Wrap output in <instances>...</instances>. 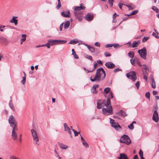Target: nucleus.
<instances>
[{
    "mask_svg": "<svg viewBox=\"0 0 159 159\" xmlns=\"http://www.w3.org/2000/svg\"><path fill=\"white\" fill-rule=\"evenodd\" d=\"M63 24H64V23H62L60 25L59 30L60 31H61L62 30V28L63 27Z\"/></svg>",
    "mask_w": 159,
    "mask_h": 159,
    "instance_id": "59",
    "label": "nucleus"
},
{
    "mask_svg": "<svg viewBox=\"0 0 159 159\" xmlns=\"http://www.w3.org/2000/svg\"><path fill=\"white\" fill-rule=\"evenodd\" d=\"M104 54L105 57H110L111 56V54L108 52H106L104 53Z\"/></svg>",
    "mask_w": 159,
    "mask_h": 159,
    "instance_id": "51",
    "label": "nucleus"
},
{
    "mask_svg": "<svg viewBox=\"0 0 159 159\" xmlns=\"http://www.w3.org/2000/svg\"><path fill=\"white\" fill-rule=\"evenodd\" d=\"M110 91V88L109 87L106 88L104 89V92L106 94H108Z\"/></svg>",
    "mask_w": 159,
    "mask_h": 159,
    "instance_id": "32",
    "label": "nucleus"
},
{
    "mask_svg": "<svg viewBox=\"0 0 159 159\" xmlns=\"http://www.w3.org/2000/svg\"><path fill=\"white\" fill-rule=\"evenodd\" d=\"M138 52L141 57L144 60L146 59L147 52V50L145 47H143V48L139 50Z\"/></svg>",
    "mask_w": 159,
    "mask_h": 159,
    "instance_id": "8",
    "label": "nucleus"
},
{
    "mask_svg": "<svg viewBox=\"0 0 159 159\" xmlns=\"http://www.w3.org/2000/svg\"><path fill=\"white\" fill-rule=\"evenodd\" d=\"M17 130V127L12 128L11 133V137L13 140H16L17 139V135L16 132Z\"/></svg>",
    "mask_w": 159,
    "mask_h": 159,
    "instance_id": "12",
    "label": "nucleus"
},
{
    "mask_svg": "<svg viewBox=\"0 0 159 159\" xmlns=\"http://www.w3.org/2000/svg\"><path fill=\"white\" fill-rule=\"evenodd\" d=\"M102 112L104 115H112L113 114L112 107L111 106L106 105V107L102 108Z\"/></svg>",
    "mask_w": 159,
    "mask_h": 159,
    "instance_id": "2",
    "label": "nucleus"
},
{
    "mask_svg": "<svg viewBox=\"0 0 159 159\" xmlns=\"http://www.w3.org/2000/svg\"><path fill=\"white\" fill-rule=\"evenodd\" d=\"M105 103H106H106L107 104H106L107 105L111 106V103L110 98H107V101L105 100Z\"/></svg>",
    "mask_w": 159,
    "mask_h": 159,
    "instance_id": "34",
    "label": "nucleus"
},
{
    "mask_svg": "<svg viewBox=\"0 0 159 159\" xmlns=\"http://www.w3.org/2000/svg\"><path fill=\"white\" fill-rule=\"evenodd\" d=\"M93 19V14L91 13H88L85 17V19L88 21H91Z\"/></svg>",
    "mask_w": 159,
    "mask_h": 159,
    "instance_id": "19",
    "label": "nucleus"
},
{
    "mask_svg": "<svg viewBox=\"0 0 159 159\" xmlns=\"http://www.w3.org/2000/svg\"><path fill=\"white\" fill-rule=\"evenodd\" d=\"M137 60L135 59H131L130 60L131 63L134 66L135 65L134 64V62H136Z\"/></svg>",
    "mask_w": 159,
    "mask_h": 159,
    "instance_id": "50",
    "label": "nucleus"
},
{
    "mask_svg": "<svg viewBox=\"0 0 159 159\" xmlns=\"http://www.w3.org/2000/svg\"><path fill=\"white\" fill-rule=\"evenodd\" d=\"M48 42L52 46L58 44H64L67 42V41L50 39L48 41Z\"/></svg>",
    "mask_w": 159,
    "mask_h": 159,
    "instance_id": "5",
    "label": "nucleus"
},
{
    "mask_svg": "<svg viewBox=\"0 0 159 159\" xmlns=\"http://www.w3.org/2000/svg\"><path fill=\"white\" fill-rule=\"evenodd\" d=\"M85 8V7L84 6L83 3L80 4V6H76L75 7L74 10L75 11H77L81 10H84Z\"/></svg>",
    "mask_w": 159,
    "mask_h": 159,
    "instance_id": "17",
    "label": "nucleus"
},
{
    "mask_svg": "<svg viewBox=\"0 0 159 159\" xmlns=\"http://www.w3.org/2000/svg\"><path fill=\"white\" fill-rule=\"evenodd\" d=\"M139 43L140 41H138L137 42H136L135 41H134L132 44V47L134 48L137 47L138 45L139 44Z\"/></svg>",
    "mask_w": 159,
    "mask_h": 159,
    "instance_id": "28",
    "label": "nucleus"
},
{
    "mask_svg": "<svg viewBox=\"0 0 159 159\" xmlns=\"http://www.w3.org/2000/svg\"><path fill=\"white\" fill-rule=\"evenodd\" d=\"M5 27L4 25H0V31L1 32L3 31V28H4Z\"/></svg>",
    "mask_w": 159,
    "mask_h": 159,
    "instance_id": "54",
    "label": "nucleus"
},
{
    "mask_svg": "<svg viewBox=\"0 0 159 159\" xmlns=\"http://www.w3.org/2000/svg\"><path fill=\"white\" fill-rule=\"evenodd\" d=\"M107 98L110 99H111L113 98V95L112 92H110Z\"/></svg>",
    "mask_w": 159,
    "mask_h": 159,
    "instance_id": "41",
    "label": "nucleus"
},
{
    "mask_svg": "<svg viewBox=\"0 0 159 159\" xmlns=\"http://www.w3.org/2000/svg\"><path fill=\"white\" fill-rule=\"evenodd\" d=\"M152 120L156 122H157L159 121L158 114L157 110H155L154 111L152 116Z\"/></svg>",
    "mask_w": 159,
    "mask_h": 159,
    "instance_id": "13",
    "label": "nucleus"
},
{
    "mask_svg": "<svg viewBox=\"0 0 159 159\" xmlns=\"http://www.w3.org/2000/svg\"><path fill=\"white\" fill-rule=\"evenodd\" d=\"M151 79L152 80L151 86L152 88L155 89L156 87V85L154 78L153 76L151 77Z\"/></svg>",
    "mask_w": 159,
    "mask_h": 159,
    "instance_id": "26",
    "label": "nucleus"
},
{
    "mask_svg": "<svg viewBox=\"0 0 159 159\" xmlns=\"http://www.w3.org/2000/svg\"><path fill=\"white\" fill-rule=\"evenodd\" d=\"M74 55V57L75 59H78L79 58V57L76 54L75 52H74V54L73 55Z\"/></svg>",
    "mask_w": 159,
    "mask_h": 159,
    "instance_id": "61",
    "label": "nucleus"
},
{
    "mask_svg": "<svg viewBox=\"0 0 159 159\" xmlns=\"http://www.w3.org/2000/svg\"><path fill=\"white\" fill-rule=\"evenodd\" d=\"M58 144L60 148L62 149H66L68 148V147L66 145L63 143L58 142Z\"/></svg>",
    "mask_w": 159,
    "mask_h": 159,
    "instance_id": "24",
    "label": "nucleus"
},
{
    "mask_svg": "<svg viewBox=\"0 0 159 159\" xmlns=\"http://www.w3.org/2000/svg\"><path fill=\"white\" fill-rule=\"evenodd\" d=\"M145 96L147 98L149 99L150 98V94L149 92H147L145 94Z\"/></svg>",
    "mask_w": 159,
    "mask_h": 159,
    "instance_id": "44",
    "label": "nucleus"
},
{
    "mask_svg": "<svg viewBox=\"0 0 159 159\" xmlns=\"http://www.w3.org/2000/svg\"><path fill=\"white\" fill-rule=\"evenodd\" d=\"M0 42L4 44V45H7L9 42L7 39L4 37H0Z\"/></svg>",
    "mask_w": 159,
    "mask_h": 159,
    "instance_id": "16",
    "label": "nucleus"
},
{
    "mask_svg": "<svg viewBox=\"0 0 159 159\" xmlns=\"http://www.w3.org/2000/svg\"><path fill=\"white\" fill-rule=\"evenodd\" d=\"M44 45H45V46H46L48 48H50V46L51 45L50 44L48 43V42L46 44H45Z\"/></svg>",
    "mask_w": 159,
    "mask_h": 159,
    "instance_id": "62",
    "label": "nucleus"
},
{
    "mask_svg": "<svg viewBox=\"0 0 159 159\" xmlns=\"http://www.w3.org/2000/svg\"><path fill=\"white\" fill-rule=\"evenodd\" d=\"M139 154L140 157H142L143 156V152L141 149H140L139 151Z\"/></svg>",
    "mask_w": 159,
    "mask_h": 159,
    "instance_id": "55",
    "label": "nucleus"
},
{
    "mask_svg": "<svg viewBox=\"0 0 159 159\" xmlns=\"http://www.w3.org/2000/svg\"><path fill=\"white\" fill-rule=\"evenodd\" d=\"M95 45L98 47H100V43L98 42H96L95 43Z\"/></svg>",
    "mask_w": 159,
    "mask_h": 159,
    "instance_id": "58",
    "label": "nucleus"
},
{
    "mask_svg": "<svg viewBox=\"0 0 159 159\" xmlns=\"http://www.w3.org/2000/svg\"><path fill=\"white\" fill-rule=\"evenodd\" d=\"M31 135L33 138L34 143L39 146L40 144L39 138L36 131L34 129H32L30 130Z\"/></svg>",
    "mask_w": 159,
    "mask_h": 159,
    "instance_id": "3",
    "label": "nucleus"
},
{
    "mask_svg": "<svg viewBox=\"0 0 159 159\" xmlns=\"http://www.w3.org/2000/svg\"><path fill=\"white\" fill-rule=\"evenodd\" d=\"M121 71V69L119 68H116V69H114L113 70V71H114V73H116L117 72H119L120 71Z\"/></svg>",
    "mask_w": 159,
    "mask_h": 159,
    "instance_id": "52",
    "label": "nucleus"
},
{
    "mask_svg": "<svg viewBox=\"0 0 159 159\" xmlns=\"http://www.w3.org/2000/svg\"><path fill=\"white\" fill-rule=\"evenodd\" d=\"M98 65L97 63L96 62H94V67L93 68V70H90V72H93V71L97 67Z\"/></svg>",
    "mask_w": 159,
    "mask_h": 159,
    "instance_id": "36",
    "label": "nucleus"
},
{
    "mask_svg": "<svg viewBox=\"0 0 159 159\" xmlns=\"http://www.w3.org/2000/svg\"><path fill=\"white\" fill-rule=\"evenodd\" d=\"M138 12V11L136 10L134 11H133L131 13H130L129 14H127V16H129L132 15H134L136 14H137Z\"/></svg>",
    "mask_w": 159,
    "mask_h": 159,
    "instance_id": "31",
    "label": "nucleus"
},
{
    "mask_svg": "<svg viewBox=\"0 0 159 159\" xmlns=\"http://www.w3.org/2000/svg\"><path fill=\"white\" fill-rule=\"evenodd\" d=\"M120 141L121 143H124L128 145H129L131 142L129 136L125 134H124L121 137Z\"/></svg>",
    "mask_w": 159,
    "mask_h": 159,
    "instance_id": "4",
    "label": "nucleus"
},
{
    "mask_svg": "<svg viewBox=\"0 0 159 159\" xmlns=\"http://www.w3.org/2000/svg\"><path fill=\"white\" fill-rule=\"evenodd\" d=\"M152 35L153 36L155 37L157 39H158L159 38V36H158V34L154 32H153L152 34Z\"/></svg>",
    "mask_w": 159,
    "mask_h": 159,
    "instance_id": "46",
    "label": "nucleus"
},
{
    "mask_svg": "<svg viewBox=\"0 0 159 159\" xmlns=\"http://www.w3.org/2000/svg\"><path fill=\"white\" fill-rule=\"evenodd\" d=\"M135 85L136 86L137 89H139V81H137L135 84Z\"/></svg>",
    "mask_w": 159,
    "mask_h": 159,
    "instance_id": "60",
    "label": "nucleus"
},
{
    "mask_svg": "<svg viewBox=\"0 0 159 159\" xmlns=\"http://www.w3.org/2000/svg\"><path fill=\"white\" fill-rule=\"evenodd\" d=\"M72 130L74 132L75 136H78L79 134L80 133V132H78L76 131L75 130V129H72Z\"/></svg>",
    "mask_w": 159,
    "mask_h": 159,
    "instance_id": "43",
    "label": "nucleus"
},
{
    "mask_svg": "<svg viewBox=\"0 0 159 159\" xmlns=\"http://www.w3.org/2000/svg\"><path fill=\"white\" fill-rule=\"evenodd\" d=\"M142 69L143 75H147L149 72V70L148 67L146 65H143V67Z\"/></svg>",
    "mask_w": 159,
    "mask_h": 159,
    "instance_id": "15",
    "label": "nucleus"
},
{
    "mask_svg": "<svg viewBox=\"0 0 159 159\" xmlns=\"http://www.w3.org/2000/svg\"><path fill=\"white\" fill-rule=\"evenodd\" d=\"M137 64H138V65L139 66L141 67L142 68L143 67V65H142L141 64L140 62L139 61H138V60H137Z\"/></svg>",
    "mask_w": 159,
    "mask_h": 159,
    "instance_id": "56",
    "label": "nucleus"
},
{
    "mask_svg": "<svg viewBox=\"0 0 159 159\" xmlns=\"http://www.w3.org/2000/svg\"><path fill=\"white\" fill-rule=\"evenodd\" d=\"M106 76V73L102 67L97 69L95 75H93L90 77L92 82H99L104 79Z\"/></svg>",
    "mask_w": 159,
    "mask_h": 159,
    "instance_id": "1",
    "label": "nucleus"
},
{
    "mask_svg": "<svg viewBox=\"0 0 159 159\" xmlns=\"http://www.w3.org/2000/svg\"><path fill=\"white\" fill-rule=\"evenodd\" d=\"M10 159H20L19 158L14 156H11L10 157Z\"/></svg>",
    "mask_w": 159,
    "mask_h": 159,
    "instance_id": "53",
    "label": "nucleus"
},
{
    "mask_svg": "<svg viewBox=\"0 0 159 159\" xmlns=\"http://www.w3.org/2000/svg\"><path fill=\"white\" fill-rule=\"evenodd\" d=\"M149 38L148 37H144L142 39V42L143 43L145 42L146 41H147L148 39Z\"/></svg>",
    "mask_w": 159,
    "mask_h": 159,
    "instance_id": "48",
    "label": "nucleus"
},
{
    "mask_svg": "<svg viewBox=\"0 0 159 159\" xmlns=\"http://www.w3.org/2000/svg\"><path fill=\"white\" fill-rule=\"evenodd\" d=\"M77 43V41H75L74 40H73L70 41L69 43L70 44H75Z\"/></svg>",
    "mask_w": 159,
    "mask_h": 159,
    "instance_id": "42",
    "label": "nucleus"
},
{
    "mask_svg": "<svg viewBox=\"0 0 159 159\" xmlns=\"http://www.w3.org/2000/svg\"><path fill=\"white\" fill-rule=\"evenodd\" d=\"M128 127L130 129L132 130H133L134 128L133 123H131L129 125H128Z\"/></svg>",
    "mask_w": 159,
    "mask_h": 159,
    "instance_id": "47",
    "label": "nucleus"
},
{
    "mask_svg": "<svg viewBox=\"0 0 159 159\" xmlns=\"http://www.w3.org/2000/svg\"><path fill=\"white\" fill-rule=\"evenodd\" d=\"M58 1V5L56 6V8L57 9H59V8L61 7V2L60 0H57Z\"/></svg>",
    "mask_w": 159,
    "mask_h": 159,
    "instance_id": "40",
    "label": "nucleus"
},
{
    "mask_svg": "<svg viewBox=\"0 0 159 159\" xmlns=\"http://www.w3.org/2000/svg\"><path fill=\"white\" fill-rule=\"evenodd\" d=\"M96 63H98V64H100V65H102V61L100 60H97Z\"/></svg>",
    "mask_w": 159,
    "mask_h": 159,
    "instance_id": "63",
    "label": "nucleus"
},
{
    "mask_svg": "<svg viewBox=\"0 0 159 159\" xmlns=\"http://www.w3.org/2000/svg\"><path fill=\"white\" fill-rule=\"evenodd\" d=\"M126 76L133 81H135L137 79L136 74L134 71H130L126 74Z\"/></svg>",
    "mask_w": 159,
    "mask_h": 159,
    "instance_id": "10",
    "label": "nucleus"
},
{
    "mask_svg": "<svg viewBox=\"0 0 159 159\" xmlns=\"http://www.w3.org/2000/svg\"><path fill=\"white\" fill-rule=\"evenodd\" d=\"M105 100H100L97 101V108L98 109H101L102 108L106 107L107 103L106 104Z\"/></svg>",
    "mask_w": 159,
    "mask_h": 159,
    "instance_id": "9",
    "label": "nucleus"
},
{
    "mask_svg": "<svg viewBox=\"0 0 159 159\" xmlns=\"http://www.w3.org/2000/svg\"><path fill=\"white\" fill-rule=\"evenodd\" d=\"M74 15L75 17L79 21H81L83 19V15L82 13L77 11H75Z\"/></svg>",
    "mask_w": 159,
    "mask_h": 159,
    "instance_id": "11",
    "label": "nucleus"
},
{
    "mask_svg": "<svg viewBox=\"0 0 159 159\" xmlns=\"http://www.w3.org/2000/svg\"><path fill=\"white\" fill-rule=\"evenodd\" d=\"M114 1V0H108V2L111 7H112L113 5V2Z\"/></svg>",
    "mask_w": 159,
    "mask_h": 159,
    "instance_id": "49",
    "label": "nucleus"
},
{
    "mask_svg": "<svg viewBox=\"0 0 159 159\" xmlns=\"http://www.w3.org/2000/svg\"><path fill=\"white\" fill-rule=\"evenodd\" d=\"M119 113L120 114V115L122 116H127V115L126 114L125 112L122 110L120 111Z\"/></svg>",
    "mask_w": 159,
    "mask_h": 159,
    "instance_id": "33",
    "label": "nucleus"
},
{
    "mask_svg": "<svg viewBox=\"0 0 159 159\" xmlns=\"http://www.w3.org/2000/svg\"><path fill=\"white\" fill-rule=\"evenodd\" d=\"M83 44L85 46H86L89 50L90 51V52L92 53H94L95 52V48H94L91 47L88 45L85 44V43H84Z\"/></svg>",
    "mask_w": 159,
    "mask_h": 159,
    "instance_id": "22",
    "label": "nucleus"
},
{
    "mask_svg": "<svg viewBox=\"0 0 159 159\" xmlns=\"http://www.w3.org/2000/svg\"><path fill=\"white\" fill-rule=\"evenodd\" d=\"M23 80L21 81V82L23 84H24L26 81V78L25 77H22Z\"/></svg>",
    "mask_w": 159,
    "mask_h": 159,
    "instance_id": "45",
    "label": "nucleus"
},
{
    "mask_svg": "<svg viewBox=\"0 0 159 159\" xmlns=\"http://www.w3.org/2000/svg\"><path fill=\"white\" fill-rule=\"evenodd\" d=\"M105 66L108 69H112L115 67V65L112 62L110 61H108L105 64Z\"/></svg>",
    "mask_w": 159,
    "mask_h": 159,
    "instance_id": "14",
    "label": "nucleus"
},
{
    "mask_svg": "<svg viewBox=\"0 0 159 159\" xmlns=\"http://www.w3.org/2000/svg\"><path fill=\"white\" fill-rule=\"evenodd\" d=\"M70 25V22L69 20H66L64 24V28L65 29H67Z\"/></svg>",
    "mask_w": 159,
    "mask_h": 159,
    "instance_id": "27",
    "label": "nucleus"
},
{
    "mask_svg": "<svg viewBox=\"0 0 159 159\" xmlns=\"http://www.w3.org/2000/svg\"><path fill=\"white\" fill-rule=\"evenodd\" d=\"M112 47V44H108L105 45V47L106 48H108Z\"/></svg>",
    "mask_w": 159,
    "mask_h": 159,
    "instance_id": "57",
    "label": "nucleus"
},
{
    "mask_svg": "<svg viewBox=\"0 0 159 159\" xmlns=\"http://www.w3.org/2000/svg\"><path fill=\"white\" fill-rule=\"evenodd\" d=\"M8 122L10 126L12 128L17 127V122L15 118L12 115H11L8 119Z\"/></svg>",
    "mask_w": 159,
    "mask_h": 159,
    "instance_id": "7",
    "label": "nucleus"
},
{
    "mask_svg": "<svg viewBox=\"0 0 159 159\" xmlns=\"http://www.w3.org/2000/svg\"><path fill=\"white\" fill-rule=\"evenodd\" d=\"M64 130L65 131H67L68 133L69 134L71 135V132L70 130V128L68 127L66 123H64Z\"/></svg>",
    "mask_w": 159,
    "mask_h": 159,
    "instance_id": "21",
    "label": "nucleus"
},
{
    "mask_svg": "<svg viewBox=\"0 0 159 159\" xmlns=\"http://www.w3.org/2000/svg\"><path fill=\"white\" fill-rule=\"evenodd\" d=\"M84 57L86 58H87L90 61H93L92 57L91 56L89 55L86 54H84Z\"/></svg>",
    "mask_w": 159,
    "mask_h": 159,
    "instance_id": "29",
    "label": "nucleus"
},
{
    "mask_svg": "<svg viewBox=\"0 0 159 159\" xmlns=\"http://www.w3.org/2000/svg\"><path fill=\"white\" fill-rule=\"evenodd\" d=\"M110 123L111 125V126L118 131H120L122 130V128L119 124L117 122H115L114 120L110 118Z\"/></svg>",
    "mask_w": 159,
    "mask_h": 159,
    "instance_id": "6",
    "label": "nucleus"
},
{
    "mask_svg": "<svg viewBox=\"0 0 159 159\" xmlns=\"http://www.w3.org/2000/svg\"><path fill=\"white\" fill-rule=\"evenodd\" d=\"M9 106L11 107V108L13 110H14L15 108L14 107V106L12 103V102L11 100L9 102Z\"/></svg>",
    "mask_w": 159,
    "mask_h": 159,
    "instance_id": "37",
    "label": "nucleus"
},
{
    "mask_svg": "<svg viewBox=\"0 0 159 159\" xmlns=\"http://www.w3.org/2000/svg\"><path fill=\"white\" fill-rule=\"evenodd\" d=\"M82 144L86 148H89V145L85 141H82Z\"/></svg>",
    "mask_w": 159,
    "mask_h": 159,
    "instance_id": "35",
    "label": "nucleus"
},
{
    "mask_svg": "<svg viewBox=\"0 0 159 159\" xmlns=\"http://www.w3.org/2000/svg\"><path fill=\"white\" fill-rule=\"evenodd\" d=\"M99 87L98 85H94L91 89V91L93 94H96L98 93L96 89L97 88H98Z\"/></svg>",
    "mask_w": 159,
    "mask_h": 159,
    "instance_id": "20",
    "label": "nucleus"
},
{
    "mask_svg": "<svg viewBox=\"0 0 159 159\" xmlns=\"http://www.w3.org/2000/svg\"><path fill=\"white\" fill-rule=\"evenodd\" d=\"M134 53L129 52L128 53V56L131 58H133L134 57Z\"/></svg>",
    "mask_w": 159,
    "mask_h": 159,
    "instance_id": "39",
    "label": "nucleus"
},
{
    "mask_svg": "<svg viewBox=\"0 0 159 159\" xmlns=\"http://www.w3.org/2000/svg\"><path fill=\"white\" fill-rule=\"evenodd\" d=\"M119 46L118 44H112V47L116 48V47Z\"/></svg>",
    "mask_w": 159,
    "mask_h": 159,
    "instance_id": "64",
    "label": "nucleus"
},
{
    "mask_svg": "<svg viewBox=\"0 0 159 159\" xmlns=\"http://www.w3.org/2000/svg\"><path fill=\"white\" fill-rule=\"evenodd\" d=\"M26 35L25 34H22V38L21 39V44H22V43L23 42L25 41L26 40Z\"/></svg>",
    "mask_w": 159,
    "mask_h": 159,
    "instance_id": "30",
    "label": "nucleus"
},
{
    "mask_svg": "<svg viewBox=\"0 0 159 159\" xmlns=\"http://www.w3.org/2000/svg\"><path fill=\"white\" fill-rule=\"evenodd\" d=\"M61 15L65 17H70V12L69 11H63L61 12Z\"/></svg>",
    "mask_w": 159,
    "mask_h": 159,
    "instance_id": "18",
    "label": "nucleus"
},
{
    "mask_svg": "<svg viewBox=\"0 0 159 159\" xmlns=\"http://www.w3.org/2000/svg\"><path fill=\"white\" fill-rule=\"evenodd\" d=\"M118 159H129L127 157V155L124 153H121L120 154V156L118 157Z\"/></svg>",
    "mask_w": 159,
    "mask_h": 159,
    "instance_id": "23",
    "label": "nucleus"
},
{
    "mask_svg": "<svg viewBox=\"0 0 159 159\" xmlns=\"http://www.w3.org/2000/svg\"><path fill=\"white\" fill-rule=\"evenodd\" d=\"M152 9L156 11L157 13L159 12V9L155 6H153L152 7Z\"/></svg>",
    "mask_w": 159,
    "mask_h": 159,
    "instance_id": "38",
    "label": "nucleus"
},
{
    "mask_svg": "<svg viewBox=\"0 0 159 159\" xmlns=\"http://www.w3.org/2000/svg\"><path fill=\"white\" fill-rule=\"evenodd\" d=\"M16 17L13 16L11 19L10 20L11 23H13L15 24V25H16L17 24L18 20L16 19Z\"/></svg>",
    "mask_w": 159,
    "mask_h": 159,
    "instance_id": "25",
    "label": "nucleus"
}]
</instances>
